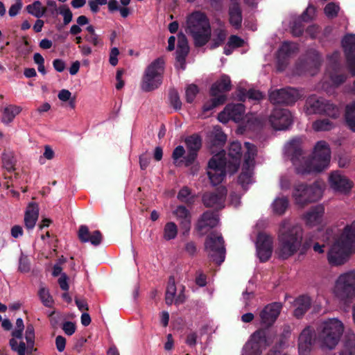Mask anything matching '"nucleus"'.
Instances as JSON below:
<instances>
[{
	"label": "nucleus",
	"instance_id": "obj_55",
	"mask_svg": "<svg viewBox=\"0 0 355 355\" xmlns=\"http://www.w3.org/2000/svg\"><path fill=\"white\" fill-rule=\"evenodd\" d=\"M25 338L28 347H33L35 339L34 328L32 324H28L26 329Z\"/></svg>",
	"mask_w": 355,
	"mask_h": 355
},
{
	"label": "nucleus",
	"instance_id": "obj_29",
	"mask_svg": "<svg viewBox=\"0 0 355 355\" xmlns=\"http://www.w3.org/2000/svg\"><path fill=\"white\" fill-rule=\"evenodd\" d=\"M241 145L238 141L232 142L229 148L228 155L232 159V161H230V171L234 173L237 171L239 164L240 159L241 157Z\"/></svg>",
	"mask_w": 355,
	"mask_h": 355
},
{
	"label": "nucleus",
	"instance_id": "obj_58",
	"mask_svg": "<svg viewBox=\"0 0 355 355\" xmlns=\"http://www.w3.org/2000/svg\"><path fill=\"white\" fill-rule=\"evenodd\" d=\"M315 13V8L310 4L301 15L302 21H308L313 19Z\"/></svg>",
	"mask_w": 355,
	"mask_h": 355
},
{
	"label": "nucleus",
	"instance_id": "obj_13",
	"mask_svg": "<svg viewBox=\"0 0 355 355\" xmlns=\"http://www.w3.org/2000/svg\"><path fill=\"white\" fill-rule=\"evenodd\" d=\"M270 342L266 337L264 329H260L254 331L243 348V355H261Z\"/></svg>",
	"mask_w": 355,
	"mask_h": 355
},
{
	"label": "nucleus",
	"instance_id": "obj_6",
	"mask_svg": "<svg viewBox=\"0 0 355 355\" xmlns=\"http://www.w3.org/2000/svg\"><path fill=\"white\" fill-rule=\"evenodd\" d=\"M322 192L323 189L319 182H315L311 185L299 184L294 189L293 197L296 205L304 207L309 203L316 202L320 199Z\"/></svg>",
	"mask_w": 355,
	"mask_h": 355
},
{
	"label": "nucleus",
	"instance_id": "obj_42",
	"mask_svg": "<svg viewBox=\"0 0 355 355\" xmlns=\"http://www.w3.org/2000/svg\"><path fill=\"white\" fill-rule=\"evenodd\" d=\"M312 128L315 131H329L334 128V124L329 119H322V120L315 121L312 124Z\"/></svg>",
	"mask_w": 355,
	"mask_h": 355
},
{
	"label": "nucleus",
	"instance_id": "obj_46",
	"mask_svg": "<svg viewBox=\"0 0 355 355\" xmlns=\"http://www.w3.org/2000/svg\"><path fill=\"white\" fill-rule=\"evenodd\" d=\"M329 77L331 78V82L335 85H340V84L345 83L347 80V75L341 72L340 69H337V71H331L329 72Z\"/></svg>",
	"mask_w": 355,
	"mask_h": 355
},
{
	"label": "nucleus",
	"instance_id": "obj_43",
	"mask_svg": "<svg viewBox=\"0 0 355 355\" xmlns=\"http://www.w3.org/2000/svg\"><path fill=\"white\" fill-rule=\"evenodd\" d=\"M178 234V227L173 222L167 223L164 228V239L166 241L173 239Z\"/></svg>",
	"mask_w": 355,
	"mask_h": 355
},
{
	"label": "nucleus",
	"instance_id": "obj_48",
	"mask_svg": "<svg viewBox=\"0 0 355 355\" xmlns=\"http://www.w3.org/2000/svg\"><path fill=\"white\" fill-rule=\"evenodd\" d=\"M39 296L44 306L47 307L52 306L53 300L47 288L41 287L39 291Z\"/></svg>",
	"mask_w": 355,
	"mask_h": 355
},
{
	"label": "nucleus",
	"instance_id": "obj_62",
	"mask_svg": "<svg viewBox=\"0 0 355 355\" xmlns=\"http://www.w3.org/2000/svg\"><path fill=\"white\" fill-rule=\"evenodd\" d=\"M85 40L95 46L102 44V41L99 35L96 33L93 35H86L85 36Z\"/></svg>",
	"mask_w": 355,
	"mask_h": 355
},
{
	"label": "nucleus",
	"instance_id": "obj_47",
	"mask_svg": "<svg viewBox=\"0 0 355 355\" xmlns=\"http://www.w3.org/2000/svg\"><path fill=\"white\" fill-rule=\"evenodd\" d=\"M10 345L12 349L16 352L18 355H26L27 349H29L24 343L20 342L18 343L15 338L10 340ZM31 348L30 347V349Z\"/></svg>",
	"mask_w": 355,
	"mask_h": 355
},
{
	"label": "nucleus",
	"instance_id": "obj_34",
	"mask_svg": "<svg viewBox=\"0 0 355 355\" xmlns=\"http://www.w3.org/2000/svg\"><path fill=\"white\" fill-rule=\"evenodd\" d=\"M355 354V334L347 333L343 341V346L340 351V355H354Z\"/></svg>",
	"mask_w": 355,
	"mask_h": 355
},
{
	"label": "nucleus",
	"instance_id": "obj_9",
	"mask_svg": "<svg viewBox=\"0 0 355 355\" xmlns=\"http://www.w3.org/2000/svg\"><path fill=\"white\" fill-rule=\"evenodd\" d=\"M334 293L343 301L352 300L355 297V272L342 273L335 282Z\"/></svg>",
	"mask_w": 355,
	"mask_h": 355
},
{
	"label": "nucleus",
	"instance_id": "obj_8",
	"mask_svg": "<svg viewBox=\"0 0 355 355\" xmlns=\"http://www.w3.org/2000/svg\"><path fill=\"white\" fill-rule=\"evenodd\" d=\"M307 114H324V115L336 119L340 115V110L337 105L331 103L324 97H319L313 94L306 102Z\"/></svg>",
	"mask_w": 355,
	"mask_h": 355
},
{
	"label": "nucleus",
	"instance_id": "obj_44",
	"mask_svg": "<svg viewBox=\"0 0 355 355\" xmlns=\"http://www.w3.org/2000/svg\"><path fill=\"white\" fill-rule=\"evenodd\" d=\"M340 53L338 51H334L333 53L328 56L329 66L328 71L330 72L331 70H336L342 69V66L339 62Z\"/></svg>",
	"mask_w": 355,
	"mask_h": 355
},
{
	"label": "nucleus",
	"instance_id": "obj_21",
	"mask_svg": "<svg viewBox=\"0 0 355 355\" xmlns=\"http://www.w3.org/2000/svg\"><path fill=\"white\" fill-rule=\"evenodd\" d=\"M219 223L218 215L213 211H205L199 218L196 225L197 230L202 234L215 227Z\"/></svg>",
	"mask_w": 355,
	"mask_h": 355
},
{
	"label": "nucleus",
	"instance_id": "obj_15",
	"mask_svg": "<svg viewBox=\"0 0 355 355\" xmlns=\"http://www.w3.org/2000/svg\"><path fill=\"white\" fill-rule=\"evenodd\" d=\"M278 248L276 253L282 259L288 258V222L282 220L277 229Z\"/></svg>",
	"mask_w": 355,
	"mask_h": 355
},
{
	"label": "nucleus",
	"instance_id": "obj_26",
	"mask_svg": "<svg viewBox=\"0 0 355 355\" xmlns=\"http://www.w3.org/2000/svg\"><path fill=\"white\" fill-rule=\"evenodd\" d=\"M232 89V84L230 76L222 75L211 86L210 94L213 97H218L219 95H224V92Z\"/></svg>",
	"mask_w": 355,
	"mask_h": 355
},
{
	"label": "nucleus",
	"instance_id": "obj_64",
	"mask_svg": "<svg viewBox=\"0 0 355 355\" xmlns=\"http://www.w3.org/2000/svg\"><path fill=\"white\" fill-rule=\"evenodd\" d=\"M285 345L286 342L281 340L267 355H287L286 352H282V349Z\"/></svg>",
	"mask_w": 355,
	"mask_h": 355
},
{
	"label": "nucleus",
	"instance_id": "obj_41",
	"mask_svg": "<svg viewBox=\"0 0 355 355\" xmlns=\"http://www.w3.org/2000/svg\"><path fill=\"white\" fill-rule=\"evenodd\" d=\"M246 153H245V163L248 166H253V160L257 154L256 146L249 142L245 143Z\"/></svg>",
	"mask_w": 355,
	"mask_h": 355
},
{
	"label": "nucleus",
	"instance_id": "obj_11",
	"mask_svg": "<svg viewBox=\"0 0 355 355\" xmlns=\"http://www.w3.org/2000/svg\"><path fill=\"white\" fill-rule=\"evenodd\" d=\"M226 158L223 151L214 155L208 162L207 175L213 185L223 182L226 176Z\"/></svg>",
	"mask_w": 355,
	"mask_h": 355
},
{
	"label": "nucleus",
	"instance_id": "obj_38",
	"mask_svg": "<svg viewBox=\"0 0 355 355\" xmlns=\"http://www.w3.org/2000/svg\"><path fill=\"white\" fill-rule=\"evenodd\" d=\"M27 12L33 16L40 18L46 11V8L44 7L40 1H35L33 3L26 6Z\"/></svg>",
	"mask_w": 355,
	"mask_h": 355
},
{
	"label": "nucleus",
	"instance_id": "obj_59",
	"mask_svg": "<svg viewBox=\"0 0 355 355\" xmlns=\"http://www.w3.org/2000/svg\"><path fill=\"white\" fill-rule=\"evenodd\" d=\"M90 234L91 232L86 225H81L80 227L78 230V238L82 242H88V238L89 237Z\"/></svg>",
	"mask_w": 355,
	"mask_h": 355
},
{
	"label": "nucleus",
	"instance_id": "obj_12",
	"mask_svg": "<svg viewBox=\"0 0 355 355\" xmlns=\"http://www.w3.org/2000/svg\"><path fill=\"white\" fill-rule=\"evenodd\" d=\"M205 247L214 261L218 264L224 261L225 248L224 240L220 234L216 232L210 234L206 239Z\"/></svg>",
	"mask_w": 355,
	"mask_h": 355
},
{
	"label": "nucleus",
	"instance_id": "obj_30",
	"mask_svg": "<svg viewBox=\"0 0 355 355\" xmlns=\"http://www.w3.org/2000/svg\"><path fill=\"white\" fill-rule=\"evenodd\" d=\"M294 306L295 308L293 315L297 319L302 318L311 306V299L306 295H302L295 300Z\"/></svg>",
	"mask_w": 355,
	"mask_h": 355
},
{
	"label": "nucleus",
	"instance_id": "obj_57",
	"mask_svg": "<svg viewBox=\"0 0 355 355\" xmlns=\"http://www.w3.org/2000/svg\"><path fill=\"white\" fill-rule=\"evenodd\" d=\"M184 153L185 150L182 146H178L174 149L172 154V157L175 165L179 166L180 164L182 161H179V159L182 157Z\"/></svg>",
	"mask_w": 355,
	"mask_h": 355
},
{
	"label": "nucleus",
	"instance_id": "obj_53",
	"mask_svg": "<svg viewBox=\"0 0 355 355\" xmlns=\"http://www.w3.org/2000/svg\"><path fill=\"white\" fill-rule=\"evenodd\" d=\"M58 12L63 17L64 25H67L71 21L73 17L72 12L66 5L61 6L58 9Z\"/></svg>",
	"mask_w": 355,
	"mask_h": 355
},
{
	"label": "nucleus",
	"instance_id": "obj_7",
	"mask_svg": "<svg viewBox=\"0 0 355 355\" xmlns=\"http://www.w3.org/2000/svg\"><path fill=\"white\" fill-rule=\"evenodd\" d=\"M164 66L163 58H158L146 67L141 85L144 91L154 90L161 85Z\"/></svg>",
	"mask_w": 355,
	"mask_h": 355
},
{
	"label": "nucleus",
	"instance_id": "obj_36",
	"mask_svg": "<svg viewBox=\"0 0 355 355\" xmlns=\"http://www.w3.org/2000/svg\"><path fill=\"white\" fill-rule=\"evenodd\" d=\"M345 120L349 129L355 132V101L347 105L345 112Z\"/></svg>",
	"mask_w": 355,
	"mask_h": 355
},
{
	"label": "nucleus",
	"instance_id": "obj_37",
	"mask_svg": "<svg viewBox=\"0 0 355 355\" xmlns=\"http://www.w3.org/2000/svg\"><path fill=\"white\" fill-rule=\"evenodd\" d=\"M252 167L243 164L242 172L239 177V182L243 188L252 182Z\"/></svg>",
	"mask_w": 355,
	"mask_h": 355
},
{
	"label": "nucleus",
	"instance_id": "obj_39",
	"mask_svg": "<svg viewBox=\"0 0 355 355\" xmlns=\"http://www.w3.org/2000/svg\"><path fill=\"white\" fill-rule=\"evenodd\" d=\"M288 207V200L286 198H277L272 204L273 213L278 216L284 214Z\"/></svg>",
	"mask_w": 355,
	"mask_h": 355
},
{
	"label": "nucleus",
	"instance_id": "obj_60",
	"mask_svg": "<svg viewBox=\"0 0 355 355\" xmlns=\"http://www.w3.org/2000/svg\"><path fill=\"white\" fill-rule=\"evenodd\" d=\"M102 240L101 233L98 230H96L91 233L88 238V242H90L94 245H98L101 243Z\"/></svg>",
	"mask_w": 355,
	"mask_h": 355
},
{
	"label": "nucleus",
	"instance_id": "obj_24",
	"mask_svg": "<svg viewBox=\"0 0 355 355\" xmlns=\"http://www.w3.org/2000/svg\"><path fill=\"white\" fill-rule=\"evenodd\" d=\"M329 183L331 184V188L335 191L340 192L349 191L352 184L345 175L341 174L338 171H334L330 173L329 178Z\"/></svg>",
	"mask_w": 355,
	"mask_h": 355
},
{
	"label": "nucleus",
	"instance_id": "obj_28",
	"mask_svg": "<svg viewBox=\"0 0 355 355\" xmlns=\"http://www.w3.org/2000/svg\"><path fill=\"white\" fill-rule=\"evenodd\" d=\"M173 215L180 221L183 229V234H188L191 228V214L189 211L184 206H178L173 211Z\"/></svg>",
	"mask_w": 355,
	"mask_h": 355
},
{
	"label": "nucleus",
	"instance_id": "obj_63",
	"mask_svg": "<svg viewBox=\"0 0 355 355\" xmlns=\"http://www.w3.org/2000/svg\"><path fill=\"white\" fill-rule=\"evenodd\" d=\"M303 94L296 88L290 87V105L300 99Z\"/></svg>",
	"mask_w": 355,
	"mask_h": 355
},
{
	"label": "nucleus",
	"instance_id": "obj_61",
	"mask_svg": "<svg viewBox=\"0 0 355 355\" xmlns=\"http://www.w3.org/2000/svg\"><path fill=\"white\" fill-rule=\"evenodd\" d=\"M243 43H244V41L241 37H239L236 35H232L229 38L227 44L230 47L237 48V47L242 46Z\"/></svg>",
	"mask_w": 355,
	"mask_h": 355
},
{
	"label": "nucleus",
	"instance_id": "obj_2",
	"mask_svg": "<svg viewBox=\"0 0 355 355\" xmlns=\"http://www.w3.org/2000/svg\"><path fill=\"white\" fill-rule=\"evenodd\" d=\"M355 251V220L347 225L330 249L327 259L331 266L345 264Z\"/></svg>",
	"mask_w": 355,
	"mask_h": 355
},
{
	"label": "nucleus",
	"instance_id": "obj_31",
	"mask_svg": "<svg viewBox=\"0 0 355 355\" xmlns=\"http://www.w3.org/2000/svg\"><path fill=\"white\" fill-rule=\"evenodd\" d=\"M176 286L175 279L173 277H170L166 291L165 301L168 305H171L173 302L175 304H181L184 301V297L180 294L175 297Z\"/></svg>",
	"mask_w": 355,
	"mask_h": 355
},
{
	"label": "nucleus",
	"instance_id": "obj_49",
	"mask_svg": "<svg viewBox=\"0 0 355 355\" xmlns=\"http://www.w3.org/2000/svg\"><path fill=\"white\" fill-rule=\"evenodd\" d=\"M58 98L63 102L69 101V106L73 109L75 108L76 103H75V97L71 96V93L68 89H61L58 94Z\"/></svg>",
	"mask_w": 355,
	"mask_h": 355
},
{
	"label": "nucleus",
	"instance_id": "obj_16",
	"mask_svg": "<svg viewBox=\"0 0 355 355\" xmlns=\"http://www.w3.org/2000/svg\"><path fill=\"white\" fill-rule=\"evenodd\" d=\"M257 254L261 261L269 259L272 252V238L266 233H259L256 242Z\"/></svg>",
	"mask_w": 355,
	"mask_h": 355
},
{
	"label": "nucleus",
	"instance_id": "obj_18",
	"mask_svg": "<svg viewBox=\"0 0 355 355\" xmlns=\"http://www.w3.org/2000/svg\"><path fill=\"white\" fill-rule=\"evenodd\" d=\"M282 305L274 302L266 305L259 313L261 324L266 328L271 327L280 313Z\"/></svg>",
	"mask_w": 355,
	"mask_h": 355
},
{
	"label": "nucleus",
	"instance_id": "obj_10",
	"mask_svg": "<svg viewBox=\"0 0 355 355\" xmlns=\"http://www.w3.org/2000/svg\"><path fill=\"white\" fill-rule=\"evenodd\" d=\"M244 119H246L248 124L256 123L260 125L261 123V121L254 114L245 115V107L241 103L228 104L218 115V119L224 123L230 120L240 122ZM249 127H250V125H249Z\"/></svg>",
	"mask_w": 355,
	"mask_h": 355
},
{
	"label": "nucleus",
	"instance_id": "obj_19",
	"mask_svg": "<svg viewBox=\"0 0 355 355\" xmlns=\"http://www.w3.org/2000/svg\"><path fill=\"white\" fill-rule=\"evenodd\" d=\"M227 189L224 187H218L215 191L206 193L202 196V202L207 207L222 209L225 207Z\"/></svg>",
	"mask_w": 355,
	"mask_h": 355
},
{
	"label": "nucleus",
	"instance_id": "obj_45",
	"mask_svg": "<svg viewBox=\"0 0 355 355\" xmlns=\"http://www.w3.org/2000/svg\"><path fill=\"white\" fill-rule=\"evenodd\" d=\"M226 101L225 95H219L218 97H214L210 101L207 102L203 106L204 112L211 110L219 105L223 104Z\"/></svg>",
	"mask_w": 355,
	"mask_h": 355
},
{
	"label": "nucleus",
	"instance_id": "obj_27",
	"mask_svg": "<svg viewBox=\"0 0 355 355\" xmlns=\"http://www.w3.org/2000/svg\"><path fill=\"white\" fill-rule=\"evenodd\" d=\"M325 208L323 205H316L312 207L304 214L306 223L309 225H315L322 222Z\"/></svg>",
	"mask_w": 355,
	"mask_h": 355
},
{
	"label": "nucleus",
	"instance_id": "obj_1",
	"mask_svg": "<svg viewBox=\"0 0 355 355\" xmlns=\"http://www.w3.org/2000/svg\"><path fill=\"white\" fill-rule=\"evenodd\" d=\"M300 142L299 137L290 139V152L293 150L290 159L296 173L300 175L320 173L329 166L331 151L327 142L324 140L317 142L312 155L309 157L303 155V150L299 147Z\"/></svg>",
	"mask_w": 355,
	"mask_h": 355
},
{
	"label": "nucleus",
	"instance_id": "obj_4",
	"mask_svg": "<svg viewBox=\"0 0 355 355\" xmlns=\"http://www.w3.org/2000/svg\"><path fill=\"white\" fill-rule=\"evenodd\" d=\"M269 98L271 103L276 105L270 117L272 126L276 130H285L288 126L287 110L281 108L286 105L288 100V92L286 89H277L270 93Z\"/></svg>",
	"mask_w": 355,
	"mask_h": 355
},
{
	"label": "nucleus",
	"instance_id": "obj_33",
	"mask_svg": "<svg viewBox=\"0 0 355 355\" xmlns=\"http://www.w3.org/2000/svg\"><path fill=\"white\" fill-rule=\"evenodd\" d=\"M218 28H216L214 31L212 44L210 46V48L211 49H215L223 44L227 35V32L225 28L224 23H223L220 21H218Z\"/></svg>",
	"mask_w": 355,
	"mask_h": 355
},
{
	"label": "nucleus",
	"instance_id": "obj_56",
	"mask_svg": "<svg viewBox=\"0 0 355 355\" xmlns=\"http://www.w3.org/2000/svg\"><path fill=\"white\" fill-rule=\"evenodd\" d=\"M169 99L171 104L175 110H180L181 108L182 103L178 93L175 90H171L170 92Z\"/></svg>",
	"mask_w": 355,
	"mask_h": 355
},
{
	"label": "nucleus",
	"instance_id": "obj_32",
	"mask_svg": "<svg viewBox=\"0 0 355 355\" xmlns=\"http://www.w3.org/2000/svg\"><path fill=\"white\" fill-rule=\"evenodd\" d=\"M39 208L36 203H30L26 210L24 215V224L28 230H32L38 219Z\"/></svg>",
	"mask_w": 355,
	"mask_h": 355
},
{
	"label": "nucleus",
	"instance_id": "obj_40",
	"mask_svg": "<svg viewBox=\"0 0 355 355\" xmlns=\"http://www.w3.org/2000/svg\"><path fill=\"white\" fill-rule=\"evenodd\" d=\"M3 166L8 172L15 171L16 160L14 155L11 152H4L2 155Z\"/></svg>",
	"mask_w": 355,
	"mask_h": 355
},
{
	"label": "nucleus",
	"instance_id": "obj_22",
	"mask_svg": "<svg viewBox=\"0 0 355 355\" xmlns=\"http://www.w3.org/2000/svg\"><path fill=\"white\" fill-rule=\"evenodd\" d=\"M322 62V58L318 51L312 50L307 53L305 60H300L296 64V69L299 72H304L309 67L318 69Z\"/></svg>",
	"mask_w": 355,
	"mask_h": 355
},
{
	"label": "nucleus",
	"instance_id": "obj_23",
	"mask_svg": "<svg viewBox=\"0 0 355 355\" xmlns=\"http://www.w3.org/2000/svg\"><path fill=\"white\" fill-rule=\"evenodd\" d=\"M188 154L184 157L185 165L189 166L195 160L197 153L202 146L201 139L199 136L193 135L185 139Z\"/></svg>",
	"mask_w": 355,
	"mask_h": 355
},
{
	"label": "nucleus",
	"instance_id": "obj_25",
	"mask_svg": "<svg viewBox=\"0 0 355 355\" xmlns=\"http://www.w3.org/2000/svg\"><path fill=\"white\" fill-rule=\"evenodd\" d=\"M228 9L229 22L236 29L241 27L243 17L240 0H230Z\"/></svg>",
	"mask_w": 355,
	"mask_h": 355
},
{
	"label": "nucleus",
	"instance_id": "obj_3",
	"mask_svg": "<svg viewBox=\"0 0 355 355\" xmlns=\"http://www.w3.org/2000/svg\"><path fill=\"white\" fill-rule=\"evenodd\" d=\"M186 32L191 35L196 46L205 45L211 35L209 19L202 12H192L187 18Z\"/></svg>",
	"mask_w": 355,
	"mask_h": 355
},
{
	"label": "nucleus",
	"instance_id": "obj_35",
	"mask_svg": "<svg viewBox=\"0 0 355 355\" xmlns=\"http://www.w3.org/2000/svg\"><path fill=\"white\" fill-rule=\"evenodd\" d=\"M21 110V107L17 105H10L6 107L3 110L2 122L6 124L10 123Z\"/></svg>",
	"mask_w": 355,
	"mask_h": 355
},
{
	"label": "nucleus",
	"instance_id": "obj_17",
	"mask_svg": "<svg viewBox=\"0 0 355 355\" xmlns=\"http://www.w3.org/2000/svg\"><path fill=\"white\" fill-rule=\"evenodd\" d=\"M342 45L349 70L355 76V35H345L342 39Z\"/></svg>",
	"mask_w": 355,
	"mask_h": 355
},
{
	"label": "nucleus",
	"instance_id": "obj_50",
	"mask_svg": "<svg viewBox=\"0 0 355 355\" xmlns=\"http://www.w3.org/2000/svg\"><path fill=\"white\" fill-rule=\"evenodd\" d=\"M189 49H180L177 47L176 51V60L178 62V67L182 69L185 68V58L189 53Z\"/></svg>",
	"mask_w": 355,
	"mask_h": 355
},
{
	"label": "nucleus",
	"instance_id": "obj_52",
	"mask_svg": "<svg viewBox=\"0 0 355 355\" xmlns=\"http://www.w3.org/2000/svg\"><path fill=\"white\" fill-rule=\"evenodd\" d=\"M339 10L340 7L334 3H327L324 10L327 17L329 18L336 17V16H338Z\"/></svg>",
	"mask_w": 355,
	"mask_h": 355
},
{
	"label": "nucleus",
	"instance_id": "obj_51",
	"mask_svg": "<svg viewBox=\"0 0 355 355\" xmlns=\"http://www.w3.org/2000/svg\"><path fill=\"white\" fill-rule=\"evenodd\" d=\"M178 198L187 204H192L194 200L193 196L191 195V191L187 187H184L179 191Z\"/></svg>",
	"mask_w": 355,
	"mask_h": 355
},
{
	"label": "nucleus",
	"instance_id": "obj_14",
	"mask_svg": "<svg viewBox=\"0 0 355 355\" xmlns=\"http://www.w3.org/2000/svg\"><path fill=\"white\" fill-rule=\"evenodd\" d=\"M313 240L310 237L303 239V230L300 226L290 228V256L300 251V254H304L311 248Z\"/></svg>",
	"mask_w": 355,
	"mask_h": 355
},
{
	"label": "nucleus",
	"instance_id": "obj_5",
	"mask_svg": "<svg viewBox=\"0 0 355 355\" xmlns=\"http://www.w3.org/2000/svg\"><path fill=\"white\" fill-rule=\"evenodd\" d=\"M344 331L341 321L336 318H331L322 322L318 333V340L322 349H334L338 345Z\"/></svg>",
	"mask_w": 355,
	"mask_h": 355
},
{
	"label": "nucleus",
	"instance_id": "obj_54",
	"mask_svg": "<svg viewBox=\"0 0 355 355\" xmlns=\"http://www.w3.org/2000/svg\"><path fill=\"white\" fill-rule=\"evenodd\" d=\"M198 92L199 90L197 85L194 84L188 85L185 91L186 100L187 103H192Z\"/></svg>",
	"mask_w": 355,
	"mask_h": 355
},
{
	"label": "nucleus",
	"instance_id": "obj_20",
	"mask_svg": "<svg viewBox=\"0 0 355 355\" xmlns=\"http://www.w3.org/2000/svg\"><path fill=\"white\" fill-rule=\"evenodd\" d=\"M315 332L311 327H306L298 337V353L300 355H309L314 343Z\"/></svg>",
	"mask_w": 355,
	"mask_h": 355
}]
</instances>
